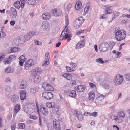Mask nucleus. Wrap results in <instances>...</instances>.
Returning a JSON list of instances; mask_svg holds the SVG:
<instances>
[{"label":"nucleus","instance_id":"nucleus-21","mask_svg":"<svg viewBox=\"0 0 130 130\" xmlns=\"http://www.w3.org/2000/svg\"><path fill=\"white\" fill-rule=\"evenodd\" d=\"M85 45V41L84 40H82L77 43L76 46L75 48L77 49H78L83 47Z\"/></svg>","mask_w":130,"mask_h":130},{"label":"nucleus","instance_id":"nucleus-11","mask_svg":"<svg viewBox=\"0 0 130 130\" xmlns=\"http://www.w3.org/2000/svg\"><path fill=\"white\" fill-rule=\"evenodd\" d=\"M31 72L32 74L35 76L42 73L43 72V70L40 68H36L32 69Z\"/></svg>","mask_w":130,"mask_h":130},{"label":"nucleus","instance_id":"nucleus-44","mask_svg":"<svg viewBox=\"0 0 130 130\" xmlns=\"http://www.w3.org/2000/svg\"><path fill=\"white\" fill-rule=\"evenodd\" d=\"M96 62H98L99 63L103 64L105 63V62H104V61L103 59L101 58H99L97 59H96Z\"/></svg>","mask_w":130,"mask_h":130},{"label":"nucleus","instance_id":"nucleus-42","mask_svg":"<svg viewBox=\"0 0 130 130\" xmlns=\"http://www.w3.org/2000/svg\"><path fill=\"white\" fill-rule=\"evenodd\" d=\"M24 37V41H27L31 38L29 36L28 34H26L25 35Z\"/></svg>","mask_w":130,"mask_h":130},{"label":"nucleus","instance_id":"nucleus-52","mask_svg":"<svg viewBox=\"0 0 130 130\" xmlns=\"http://www.w3.org/2000/svg\"><path fill=\"white\" fill-rule=\"evenodd\" d=\"M107 15L106 14H103L101 15L99 17L100 19H106L107 18Z\"/></svg>","mask_w":130,"mask_h":130},{"label":"nucleus","instance_id":"nucleus-32","mask_svg":"<svg viewBox=\"0 0 130 130\" xmlns=\"http://www.w3.org/2000/svg\"><path fill=\"white\" fill-rule=\"evenodd\" d=\"M20 105L16 104L14 107V111L15 113H17L20 110Z\"/></svg>","mask_w":130,"mask_h":130},{"label":"nucleus","instance_id":"nucleus-12","mask_svg":"<svg viewBox=\"0 0 130 130\" xmlns=\"http://www.w3.org/2000/svg\"><path fill=\"white\" fill-rule=\"evenodd\" d=\"M10 17L12 18H16L17 14V12L16 9L13 7L11 8L10 9Z\"/></svg>","mask_w":130,"mask_h":130},{"label":"nucleus","instance_id":"nucleus-57","mask_svg":"<svg viewBox=\"0 0 130 130\" xmlns=\"http://www.w3.org/2000/svg\"><path fill=\"white\" fill-rule=\"evenodd\" d=\"M113 11L111 9H107L105 10V13L106 14H108L111 13Z\"/></svg>","mask_w":130,"mask_h":130},{"label":"nucleus","instance_id":"nucleus-41","mask_svg":"<svg viewBox=\"0 0 130 130\" xmlns=\"http://www.w3.org/2000/svg\"><path fill=\"white\" fill-rule=\"evenodd\" d=\"M31 92L32 93H35L37 92L38 90V88L37 87H34L32 88L30 90Z\"/></svg>","mask_w":130,"mask_h":130},{"label":"nucleus","instance_id":"nucleus-58","mask_svg":"<svg viewBox=\"0 0 130 130\" xmlns=\"http://www.w3.org/2000/svg\"><path fill=\"white\" fill-rule=\"evenodd\" d=\"M84 30H80L77 31L76 32V34L77 35H79L80 34L83 33L84 32Z\"/></svg>","mask_w":130,"mask_h":130},{"label":"nucleus","instance_id":"nucleus-38","mask_svg":"<svg viewBox=\"0 0 130 130\" xmlns=\"http://www.w3.org/2000/svg\"><path fill=\"white\" fill-rule=\"evenodd\" d=\"M8 58L11 62L16 59V56L14 55H10Z\"/></svg>","mask_w":130,"mask_h":130},{"label":"nucleus","instance_id":"nucleus-23","mask_svg":"<svg viewBox=\"0 0 130 130\" xmlns=\"http://www.w3.org/2000/svg\"><path fill=\"white\" fill-rule=\"evenodd\" d=\"M14 69L13 67H9L5 69V72L7 73H10L14 72Z\"/></svg>","mask_w":130,"mask_h":130},{"label":"nucleus","instance_id":"nucleus-9","mask_svg":"<svg viewBox=\"0 0 130 130\" xmlns=\"http://www.w3.org/2000/svg\"><path fill=\"white\" fill-rule=\"evenodd\" d=\"M43 88L45 90L53 91L54 89L51 85L46 83H44L42 84Z\"/></svg>","mask_w":130,"mask_h":130},{"label":"nucleus","instance_id":"nucleus-18","mask_svg":"<svg viewBox=\"0 0 130 130\" xmlns=\"http://www.w3.org/2000/svg\"><path fill=\"white\" fill-rule=\"evenodd\" d=\"M20 49L19 47H12L8 51V53L18 52L20 51Z\"/></svg>","mask_w":130,"mask_h":130},{"label":"nucleus","instance_id":"nucleus-16","mask_svg":"<svg viewBox=\"0 0 130 130\" xmlns=\"http://www.w3.org/2000/svg\"><path fill=\"white\" fill-rule=\"evenodd\" d=\"M86 88L85 86L82 85H80L76 86L75 87V90L78 92H84Z\"/></svg>","mask_w":130,"mask_h":130},{"label":"nucleus","instance_id":"nucleus-2","mask_svg":"<svg viewBox=\"0 0 130 130\" xmlns=\"http://www.w3.org/2000/svg\"><path fill=\"white\" fill-rule=\"evenodd\" d=\"M115 33L116 39L118 41L123 40L126 36V32L123 30L116 29Z\"/></svg>","mask_w":130,"mask_h":130},{"label":"nucleus","instance_id":"nucleus-30","mask_svg":"<svg viewBox=\"0 0 130 130\" xmlns=\"http://www.w3.org/2000/svg\"><path fill=\"white\" fill-rule=\"evenodd\" d=\"M105 96L103 94H101L100 96L97 97L96 98L95 101L96 102H98L99 101H101V100L103 99Z\"/></svg>","mask_w":130,"mask_h":130},{"label":"nucleus","instance_id":"nucleus-49","mask_svg":"<svg viewBox=\"0 0 130 130\" xmlns=\"http://www.w3.org/2000/svg\"><path fill=\"white\" fill-rule=\"evenodd\" d=\"M5 89L6 91L5 92H9L11 91V89L10 87L8 86H5Z\"/></svg>","mask_w":130,"mask_h":130},{"label":"nucleus","instance_id":"nucleus-10","mask_svg":"<svg viewBox=\"0 0 130 130\" xmlns=\"http://www.w3.org/2000/svg\"><path fill=\"white\" fill-rule=\"evenodd\" d=\"M42 96L44 99L50 100L53 97V94L51 92H44L42 94Z\"/></svg>","mask_w":130,"mask_h":130},{"label":"nucleus","instance_id":"nucleus-47","mask_svg":"<svg viewBox=\"0 0 130 130\" xmlns=\"http://www.w3.org/2000/svg\"><path fill=\"white\" fill-rule=\"evenodd\" d=\"M54 104L52 103L47 102L46 103V106L48 107H52V108L53 107V105Z\"/></svg>","mask_w":130,"mask_h":130},{"label":"nucleus","instance_id":"nucleus-20","mask_svg":"<svg viewBox=\"0 0 130 130\" xmlns=\"http://www.w3.org/2000/svg\"><path fill=\"white\" fill-rule=\"evenodd\" d=\"M82 4L80 1H78L75 6V9L77 10H79L82 9Z\"/></svg>","mask_w":130,"mask_h":130},{"label":"nucleus","instance_id":"nucleus-25","mask_svg":"<svg viewBox=\"0 0 130 130\" xmlns=\"http://www.w3.org/2000/svg\"><path fill=\"white\" fill-rule=\"evenodd\" d=\"M57 122L56 119H55L53 121L54 127L57 130H60V128L59 127V125L57 123Z\"/></svg>","mask_w":130,"mask_h":130},{"label":"nucleus","instance_id":"nucleus-5","mask_svg":"<svg viewBox=\"0 0 130 130\" xmlns=\"http://www.w3.org/2000/svg\"><path fill=\"white\" fill-rule=\"evenodd\" d=\"M109 44L106 42H103L101 43L99 46V49L100 51L102 52H105L108 50Z\"/></svg>","mask_w":130,"mask_h":130},{"label":"nucleus","instance_id":"nucleus-17","mask_svg":"<svg viewBox=\"0 0 130 130\" xmlns=\"http://www.w3.org/2000/svg\"><path fill=\"white\" fill-rule=\"evenodd\" d=\"M26 92L25 90H23L20 92V95L21 99L23 100L25 99L26 95Z\"/></svg>","mask_w":130,"mask_h":130},{"label":"nucleus","instance_id":"nucleus-34","mask_svg":"<svg viewBox=\"0 0 130 130\" xmlns=\"http://www.w3.org/2000/svg\"><path fill=\"white\" fill-rule=\"evenodd\" d=\"M89 96V99L90 100H93L94 99V94L92 91L90 92Z\"/></svg>","mask_w":130,"mask_h":130},{"label":"nucleus","instance_id":"nucleus-55","mask_svg":"<svg viewBox=\"0 0 130 130\" xmlns=\"http://www.w3.org/2000/svg\"><path fill=\"white\" fill-rule=\"evenodd\" d=\"M58 120L62 122L63 120V118L62 116L59 115L58 116Z\"/></svg>","mask_w":130,"mask_h":130},{"label":"nucleus","instance_id":"nucleus-22","mask_svg":"<svg viewBox=\"0 0 130 130\" xmlns=\"http://www.w3.org/2000/svg\"><path fill=\"white\" fill-rule=\"evenodd\" d=\"M51 17V14L48 12H46L43 13L42 15V17L44 20H48Z\"/></svg>","mask_w":130,"mask_h":130},{"label":"nucleus","instance_id":"nucleus-59","mask_svg":"<svg viewBox=\"0 0 130 130\" xmlns=\"http://www.w3.org/2000/svg\"><path fill=\"white\" fill-rule=\"evenodd\" d=\"M5 56V55L4 53H2L0 55V61L3 59Z\"/></svg>","mask_w":130,"mask_h":130},{"label":"nucleus","instance_id":"nucleus-3","mask_svg":"<svg viewBox=\"0 0 130 130\" xmlns=\"http://www.w3.org/2000/svg\"><path fill=\"white\" fill-rule=\"evenodd\" d=\"M85 20L82 17L76 19L74 22V27L75 28H78L81 26Z\"/></svg>","mask_w":130,"mask_h":130},{"label":"nucleus","instance_id":"nucleus-50","mask_svg":"<svg viewBox=\"0 0 130 130\" xmlns=\"http://www.w3.org/2000/svg\"><path fill=\"white\" fill-rule=\"evenodd\" d=\"M19 126L20 128L23 129L25 128V125L23 123H20L19 124Z\"/></svg>","mask_w":130,"mask_h":130},{"label":"nucleus","instance_id":"nucleus-45","mask_svg":"<svg viewBox=\"0 0 130 130\" xmlns=\"http://www.w3.org/2000/svg\"><path fill=\"white\" fill-rule=\"evenodd\" d=\"M124 77L127 81L130 82V74L128 73L125 74Z\"/></svg>","mask_w":130,"mask_h":130},{"label":"nucleus","instance_id":"nucleus-24","mask_svg":"<svg viewBox=\"0 0 130 130\" xmlns=\"http://www.w3.org/2000/svg\"><path fill=\"white\" fill-rule=\"evenodd\" d=\"M21 39L18 38L14 40L12 42V44L13 46L18 45L20 44Z\"/></svg>","mask_w":130,"mask_h":130},{"label":"nucleus","instance_id":"nucleus-7","mask_svg":"<svg viewBox=\"0 0 130 130\" xmlns=\"http://www.w3.org/2000/svg\"><path fill=\"white\" fill-rule=\"evenodd\" d=\"M35 108L32 104H30L24 107V109L25 112L27 113H32L35 110Z\"/></svg>","mask_w":130,"mask_h":130},{"label":"nucleus","instance_id":"nucleus-29","mask_svg":"<svg viewBox=\"0 0 130 130\" xmlns=\"http://www.w3.org/2000/svg\"><path fill=\"white\" fill-rule=\"evenodd\" d=\"M127 115L126 118V121L127 122L130 123V110H127Z\"/></svg>","mask_w":130,"mask_h":130},{"label":"nucleus","instance_id":"nucleus-8","mask_svg":"<svg viewBox=\"0 0 130 130\" xmlns=\"http://www.w3.org/2000/svg\"><path fill=\"white\" fill-rule=\"evenodd\" d=\"M34 64V61L32 59H29L25 62L24 65V68L26 70H27Z\"/></svg>","mask_w":130,"mask_h":130},{"label":"nucleus","instance_id":"nucleus-33","mask_svg":"<svg viewBox=\"0 0 130 130\" xmlns=\"http://www.w3.org/2000/svg\"><path fill=\"white\" fill-rule=\"evenodd\" d=\"M14 6L17 8L19 9L21 7V4L20 2L17 1L15 2L13 4Z\"/></svg>","mask_w":130,"mask_h":130},{"label":"nucleus","instance_id":"nucleus-40","mask_svg":"<svg viewBox=\"0 0 130 130\" xmlns=\"http://www.w3.org/2000/svg\"><path fill=\"white\" fill-rule=\"evenodd\" d=\"M116 121L117 123H121L122 122L123 119L121 117L118 116H117Z\"/></svg>","mask_w":130,"mask_h":130},{"label":"nucleus","instance_id":"nucleus-62","mask_svg":"<svg viewBox=\"0 0 130 130\" xmlns=\"http://www.w3.org/2000/svg\"><path fill=\"white\" fill-rule=\"evenodd\" d=\"M45 60H48V59L50 57L48 53H46L45 54Z\"/></svg>","mask_w":130,"mask_h":130},{"label":"nucleus","instance_id":"nucleus-26","mask_svg":"<svg viewBox=\"0 0 130 130\" xmlns=\"http://www.w3.org/2000/svg\"><path fill=\"white\" fill-rule=\"evenodd\" d=\"M75 114L78 119L80 121L82 120L83 119V117L82 115L81 112L78 111H76Z\"/></svg>","mask_w":130,"mask_h":130},{"label":"nucleus","instance_id":"nucleus-1","mask_svg":"<svg viewBox=\"0 0 130 130\" xmlns=\"http://www.w3.org/2000/svg\"><path fill=\"white\" fill-rule=\"evenodd\" d=\"M71 34L69 31L67 26H65L64 29L62 32L60 37V40H62L63 39L65 40L67 39L68 42H69L71 39L72 36Z\"/></svg>","mask_w":130,"mask_h":130},{"label":"nucleus","instance_id":"nucleus-28","mask_svg":"<svg viewBox=\"0 0 130 130\" xmlns=\"http://www.w3.org/2000/svg\"><path fill=\"white\" fill-rule=\"evenodd\" d=\"M26 83L25 81L23 80L21 82L20 85V88L21 89H24L26 87Z\"/></svg>","mask_w":130,"mask_h":130},{"label":"nucleus","instance_id":"nucleus-56","mask_svg":"<svg viewBox=\"0 0 130 130\" xmlns=\"http://www.w3.org/2000/svg\"><path fill=\"white\" fill-rule=\"evenodd\" d=\"M89 5L86 6L84 9V12L86 13H87L89 10Z\"/></svg>","mask_w":130,"mask_h":130},{"label":"nucleus","instance_id":"nucleus-19","mask_svg":"<svg viewBox=\"0 0 130 130\" xmlns=\"http://www.w3.org/2000/svg\"><path fill=\"white\" fill-rule=\"evenodd\" d=\"M53 112L56 115H57L59 111V109L58 106L55 104H54L52 107Z\"/></svg>","mask_w":130,"mask_h":130},{"label":"nucleus","instance_id":"nucleus-37","mask_svg":"<svg viewBox=\"0 0 130 130\" xmlns=\"http://www.w3.org/2000/svg\"><path fill=\"white\" fill-rule=\"evenodd\" d=\"M119 14V12L117 11H115L113 13L112 15V20L116 18Z\"/></svg>","mask_w":130,"mask_h":130},{"label":"nucleus","instance_id":"nucleus-36","mask_svg":"<svg viewBox=\"0 0 130 130\" xmlns=\"http://www.w3.org/2000/svg\"><path fill=\"white\" fill-rule=\"evenodd\" d=\"M34 81L35 83H38L40 81V78L39 76H36L34 77Z\"/></svg>","mask_w":130,"mask_h":130},{"label":"nucleus","instance_id":"nucleus-15","mask_svg":"<svg viewBox=\"0 0 130 130\" xmlns=\"http://www.w3.org/2000/svg\"><path fill=\"white\" fill-rule=\"evenodd\" d=\"M40 107V110L42 113L45 116H47L48 113L47 108L43 107L42 105H41Z\"/></svg>","mask_w":130,"mask_h":130},{"label":"nucleus","instance_id":"nucleus-46","mask_svg":"<svg viewBox=\"0 0 130 130\" xmlns=\"http://www.w3.org/2000/svg\"><path fill=\"white\" fill-rule=\"evenodd\" d=\"M4 62L5 64H9L11 62L8 58L4 60Z\"/></svg>","mask_w":130,"mask_h":130},{"label":"nucleus","instance_id":"nucleus-64","mask_svg":"<svg viewBox=\"0 0 130 130\" xmlns=\"http://www.w3.org/2000/svg\"><path fill=\"white\" fill-rule=\"evenodd\" d=\"M89 84L90 87L92 88H94L95 87V85L92 83H89Z\"/></svg>","mask_w":130,"mask_h":130},{"label":"nucleus","instance_id":"nucleus-27","mask_svg":"<svg viewBox=\"0 0 130 130\" xmlns=\"http://www.w3.org/2000/svg\"><path fill=\"white\" fill-rule=\"evenodd\" d=\"M117 116L123 118L125 117V113L123 111H120L117 112Z\"/></svg>","mask_w":130,"mask_h":130},{"label":"nucleus","instance_id":"nucleus-53","mask_svg":"<svg viewBox=\"0 0 130 130\" xmlns=\"http://www.w3.org/2000/svg\"><path fill=\"white\" fill-rule=\"evenodd\" d=\"M72 7V4L71 3H69L67 7V10L68 11H69L71 9Z\"/></svg>","mask_w":130,"mask_h":130},{"label":"nucleus","instance_id":"nucleus-4","mask_svg":"<svg viewBox=\"0 0 130 130\" xmlns=\"http://www.w3.org/2000/svg\"><path fill=\"white\" fill-rule=\"evenodd\" d=\"M123 80V78L122 75L118 74L114 77L113 81L116 85H119L121 84Z\"/></svg>","mask_w":130,"mask_h":130},{"label":"nucleus","instance_id":"nucleus-39","mask_svg":"<svg viewBox=\"0 0 130 130\" xmlns=\"http://www.w3.org/2000/svg\"><path fill=\"white\" fill-rule=\"evenodd\" d=\"M27 3L30 5H34L36 2L35 0H26Z\"/></svg>","mask_w":130,"mask_h":130},{"label":"nucleus","instance_id":"nucleus-60","mask_svg":"<svg viewBox=\"0 0 130 130\" xmlns=\"http://www.w3.org/2000/svg\"><path fill=\"white\" fill-rule=\"evenodd\" d=\"M44 62L43 63V66H45L47 65H48L49 63V60H44Z\"/></svg>","mask_w":130,"mask_h":130},{"label":"nucleus","instance_id":"nucleus-35","mask_svg":"<svg viewBox=\"0 0 130 130\" xmlns=\"http://www.w3.org/2000/svg\"><path fill=\"white\" fill-rule=\"evenodd\" d=\"M77 95L76 92L75 90H72L70 94V96L72 98H75Z\"/></svg>","mask_w":130,"mask_h":130},{"label":"nucleus","instance_id":"nucleus-31","mask_svg":"<svg viewBox=\"0 0 130 130\" xmlns=\"http://www.w3.org/2000/svg\"><path fill=\"white\" fill-rule=\"evenodd\" d=\"M63 76L64 77L68 80H70L72 78V75L70 74L67 73L64 74L63 75Z\"/></svg>","mask_w":130,"mask_h":130},{"label":"nucleus","instance_id":"nucleus-13","mask_svg":"<svg viewBox=\"0 0 130 130\" xmlns=\"http://www.w3.org/2000/svg\"><path fill=\"white\" fill-rule=\"evenodd\" d=\"M42 27L43 29L47 31H49L50 28V26L49 23L46 21L42 22Z\"/></svg>","mask_w":130,"mask_h":130},{"label":"nucleus","instance_id":"nucleus-14","mask_svg":"<svg viewBox=\"0 0 130 130\" xmlns=\"http://www.w3.org/2000/svg\"><path fill=\"white\" fill-rule=\"evenodd\" d=\"M10 99L11 102L13 103H18L19 100V97L18 95L17 94L12 95L10 97Z\"/></svg>","mask_w":130,"mask_h":130},{"label":"nucleus","instance_id":"nucleus-48","mask_svg":"<svg viewBox=\"0 0 130 130\" xmlns=\"http://www.w3.org/2000/svg\"><path fill=\"white\" fill-rule=\"evenodd\" d=\"M28 34L31 38L32 36L36 35V32L34 31H30Z\"/></svg>","mask_w":130,"mask_h":130},{"label":"nucleus","instance_id":"nucleus-63","mask_svg":"<svg viewBox=\"0 0 130 130\" xmlns=\"http://www.w3.org/2000/svg\"><path fill=\"white\" fill-rule=\"evenodd\" d=\"M117 116H115L114 115H112L110 116V118L112 120H115L116 121L117 118Z\"/></svg>","mask_w":130,"mask_h":130},{"label":"nucleus","instance_id":"nucleus-51","mask_svg":"<svg viewBox=\"0 0 130 130\" xmlns=\"http://www.w3.org/2000/svg\"><path fill=\"white\" fill-rule=\"evenodd\" d=\"M89 115L91 116L95 117L98 115V113L96 112H94L91 113H89Z\"/></svg>","mask_w":130,"mask_h":130},{"label":"nucleus","instance_id":"nucleus-61","mask_svg":"<svg viewBox=\"0 0 130 130\" xmlns=\"http://www.w3.org/2000/svg\"><path fill=\"white\" fill-rule=\"evenodd\" d=\"M5 81L7 83H10L11 81V80L10 78L7 77L5 78Z\"/></svg>","mask_w":130,"mask_h":130},{"label":"nucleus","instance_id":"nucleus-6","mask_svg":"<svg viewBox=\"0 0 130 130\" xmlns=\"http://www.w3.org/2000/svg\"><path fill=\"white\" fill-rule=\"evenodd\" d=\"M51 14L55 17H58L62 13L61 10L59 8L54 9L50 11Z\"/></svg>","mask_w":130,"mask_h":130},{"label":"nucleus","instance_id":"nucleus-43","mask_svg":"<svg viewBox=\"0 0 130 130\" xmlns=\"http://www.w3.org/2000/svg\"><path fill=\"white\" fill-rule=\"evenodd\" d=\"M2 31H0V38H3L6 36L5 32L3 31V29H2Z\"/></svg>","mask_w":130,"mask_h":130},{"label":"nucleus","instance_id":"nucleus-54","mask_svg":"<svg viewBox=\"0 0 130 130\" xmlns=\"http://www.w3.org/2000/svg\"><path fill=\"white\" fill-rule=\"evenodd\" d=\"M19 59H20L21 60H23L24 62L25 61L26 59L25 56L23 55H22L20 56L19 57Z\"/></svg>","mask_w":130,"mask_h":130}]
</instances>
